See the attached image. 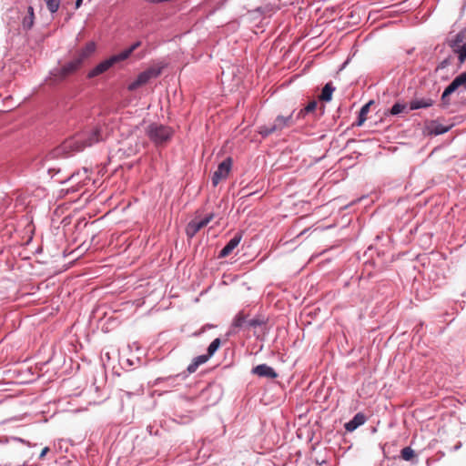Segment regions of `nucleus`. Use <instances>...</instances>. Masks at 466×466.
I'll return each instance as SVG.
<instances>
[{
  "instance_id": "f257e3e1",
  "label": "nucleus",
  "mask_w": 466,
  "mask_h": 466,
  "mask_svg": "<svg viewBox=\"0 0 466 466\" xmlns=\"http://www.w3.org/2000/svg\"><path fill=\"white\" fill-rule=\"evenodd\" d=\"M104 140L103 127L94 125L86 127L81 131L66 139L56 149L64 155H72Z\"/></svg>"
},
{
  "instance_id": "f03ea898",
  "label": "nucleus",
  "mask_w": 466,
  "mask_h": 466,
  "mask_svg": "<svg viewBox=\"0 0 466 466\" xmlns=\"http://www.w3.org/2000/svg\"><path fill=\"white\" fill-rule=\"evenodd\" d=\"M140 46H141V42L137 41L132 46H130L128 48L102 61L97 66H96L92 70H90L88 72L87 77L88 78L96 77V76L106 72L109 68H111L116 64L125 61Z\"/></svg>"
},
{
  "instance_id": "7ed1b4c3",
  "label": "nucleus",
  "mask_w": 466,
  "mask_h": 466,
  "mask_svg": "<svg viewBox=\"0 0 466 466\" xmlns=\"http://www.w3.org/2000/svg\"><path fill=\"white\" fill-rule=\"evenodd\" d=\"M294 125L293 115L290 114L287 116H278L272 124L260 126L258 133L262 137H268L271 134L281 132L283 129L288 128Z\"/></svg>"
},
{
  "instance_id": "20e7f679",
  "label": "nucleus",
  "mask_w": 466,
  "mask_h": 466,
  "mask_svg": "<svg viewBox=\"0 0 466 466\" xmlns=\"http://www.w3.org/2000/svg\"><path fill=\"white\" fill-rule=\"evenodd\" d=\"M81 58H77L76 56L70 61L65 63L62 66L55 68L52 72V77L55 81H63L76 74L83 66Z\"/></svg>"
},
{
  "instance_id": "39448f33",
  "label": "nucleus",
  "mask_w": 466,
  "mask_h": 466,
  "mask_svg": "<svg viewBox=\"0 0 466 466\" xmlns=\"http://www.w3.org/2000/svg\"><path fill=\"white\" fill-rule=\"evenodd\" d=\"M147 135L156 145H161L171 138L173 132L168 127L151 124L147 129Z\"/></svg>"
},
{
  "instance_id": "423d86ee",
  "label": "nucleus",
  "mask_w": 466,
  "mask_h": 466,
  "mask_svg": "<svg viewBox=\"0 0 466 466\" xmlns=\"http://www.w3.org/2000/svg\"><path fill=\"white\" fill-rule=\"evenodd\" d=\"M248 315L244 311H240L235 317L233 321V327L239 329H256L257 327H260L264 324V321L259 318H254L251 319H248Z\"/></svg>"
},
{
  "instance_id": "0eeeda50",
  "label": "nucleus",
  "mask_w": 466,
  "mask_h": 466,
  "mask_svg": "<svg viewBox=\"0 0 466 466\" xmlns=\"http://www.w3.org/2000/svg\"><path fill=\"white\" fill-rule=\"evenodd\" d=\"M214 214L210 213L204 218H194L192 219L186 228V234L188 238H193L201 228H205L212 219Z\"/></svg>"
},
{
  "instance_id": "6e6552de",
  "label": "nucleus",
  "mask_w": 466,
  "mask_h": 466,
  "mask_svg": "<svg viewBox=\"0 0 466 466\" xmlns=\"http://www.w3.org/2000/svg\"><path fill=\"white\" fill-rule=\"evenodd\" d=\"M231 167L232 159L230 157H228L218 165V169L214 172L212 177V184L214 187H217L221 180L228 177Z\"/></svg>"
},
{
  "instance_id": "1a4fd4ad",
  "label": "nucleus",
  "mask_w": 466,
  "mask_h": 466,
  "mask_svg": "<svg viewBox=\"0 0 466 466\" xmlns=\"http://www.w3.org/2000/svg\"><path fill=\"white\" fill-rule=\"evenodd\" d=\"M242 238L240 233H237L228 244L220 250L218 258H226L229 256L232 251L238 246Z\"/></svg>"
},
{
  "instance_id": "9d476101",
  "label": "nucleus",
  "mask_w": 466,
  "mask_h": 466,
  "mask_svg": "<svg viewBox=\"0 0 466 466\" xmlns=\"http://www.w3.org/2000/svg\"><path fill=\"white\" fill-rule=\"evenodd\" d=\"M252 373L258 377L275 379L278 377L277 372L267 364H260L253 368Z\"/></svg>"
},
{
  "instance_id": "9b49d317",
  "label": "nucleus",
  "mask_w": 466,
  "mask_h": 466,
  "mask_svg": "<svg viewBox=\"0 0 466 466\" xmlns=\"http://www.w3.org/2000/svg\"><path fill=\"white\" fill-rule=\"evenodd\" d=\"M96 51V44L94 42H88L84 47L79 49L76 56L81 58L84 63L88 57H90Z\"/></svg>"
},
{
  "instance_id": "f8f14e48",
  "label": "nucleus",
  "mask_w": 466,
  "mask_h": 466,
  "mask_svg": "<svg viewBox=\"0 0 466 466\" xmlns=\"http://www.w3.org/2000/svg\"><path fill=\"white\" fill-rule=\"evenodd\" d=\"M366 421V417L363 413H357L353 418L352 420H350L349 422H347L345 424V429L346 431H355L358 427L361 426L362 424H364Z\"/></svg>"
},
{
  "instance_id": "ddd939ff",
  "label": "nucleus",
  "mask_w": 466,
  "mask_h": 466,
  "mask_svg": "<svg viewBox=\"0 0 466 466\" xmlns=\"http://www.w3.org/2000/svg\"><path fill=\"white\" fill-rule=\"evenodd\" d=\"M433 105V100L430 97L414 98L410 102V110H416L420 108H427Z\"/></svg>"
},
{
  "instance_id": "4468645a",
  "label": "nucleus",
  "mask_w": 466,
  "mask_h": 466,
  "mask_svg": "<svg viewBox=\"0 0 466 466\" xmlns=\"http://www.w3.org/2000/svg\"><path fill=\"white\" fill-rule=\"evenodd\" d=\"M209 358L210 357L208 354L196 357L187 369L188 373H194L198 370V368L200 365L206 363L209 360Z\"/></svg>"
},
{
  "instance_id": "2eb2a0df",
  "label": "nucleus",
  "mask_w": 466,
  "mask_h": 466,
  "mask_svg": "<svg viewBox=\"0 0 466 466\" xmlns=\"http://www.w3.org/2000/svg\"><path fill=\"white\" fill-rule=\"evenodd\" d=\"M150 78L148 77L147 74L145 71H143L137 76V79L134 82L129 84L128 90L134 91L139 86L147 84Z\"/></svg>"
},
{
  "instance_id": "dca6fc26",
  "label": "nucleus",
  "mask_w": 466,
  "mask_h": 466,
  "mask_svg": "<svg viewBox=\"0 0 466 466\" xmlns=\"http://www.w3.org/2000/svg\"><path fill=\"white\" fill-rule=\"evenodd\" d=\"M27 13V15H25L22 21V26L25 30L31 29L35 23V13L32 6L28 7Z\"/></svg>"
},
{
  "instance_id": "f3484780",
  "label": "nucleus",
  "mask_w": 466,
  "mask_h": 466,
  "mask_svg": "<svg viewBox=\"0 0 466 466\" xmlns=\"http://www.w3.org/2000/svg\"><path fill=\"white\" fill-rule=\"evenodd\" d=\"M335 88L333 87L331 83H327L322 88L321 94L319 96V100L324 102H329L332 98V94Z\"/></svg>"
},
{
  "instance_id": "a211bd4d",
  "label": "nucleus",
  "mask_w": 466,
  "mask_h": 466,
  "mask_svg": "<svg viewBox=\"0 0 466 466\" xmlns=\"http://www.w3.org/2000/svg\"><path fill=\"white\" fill-rule=\"evenodd\" d=\"M451 87L455 92L459 87L466 89V71L456 76L450 84Z\"/></svg>"
},
{
  "instance_id": "6ab92c4d",
  "label": "nucleus",
  "mask_w": 466,
  "mask_h": 466,
  "mask_svg": "<svg viewBox=\"0 0 466 466\" xmlns=\"http://www.w3.org/2000/svg\"><path fill=\"white\" fill-rule=\"evenodd\" d=\"M451 49L454 54L458 55L460 64H463L466 60V42L461 46L451 45Z\"/></svg>"
},
{
  "instance_id": "aec40b11",
  "label": "nucleus",
  "mask_w": 466,
  "mask_h": 466,
  "mask_svg": "<svg viewBox=\"0 0 466 466\" xmlns=\"http://www.w3.org/2000/svg\"><path fill=\"white\" fill-rule=\"evenodd\" d=\"M373 103V101H370L369 103H367L366 105H364L360 113H359V116H358V120L357 122L355 123V125L357 127H360L364 124V122L366 121L367 119V115L370 111V105Z\"/></svg>"
},
{
  "instance_id": "412c9836",
  "label": "nucleus",
  "mask_w": 466,
  "mask_h": 466,
  "mask_svg": "<svg viewBox=\"0 0 466 466\" xmlns=\"http://www.w3.org/2000/svg\"><path fill=\"white\" fill-rule=\"evenodd\" d=\"M46 5L47 10L51 14H55L58 11L61 4V0H44Z\"/></svg>"
},
{
  "instance_id": "4be33fe9",
  "label": "nucleus",
  "mask_w": 466,
  "mask_h": 466,
  "mask_svg": "<svg viewBox=\"0 0 466 466\" xmlns=\"http://www.w3.org/2000/svg\"><path fill=\"white\" fill-rule=\"evenodd\" d=\"M453 89L451 87V86L449 85L445 90L443 91L442 95H441V104L444 107H447L449 105H450V95H451L453 93Z\"/></svg>"
},
{
  "instance_id": "5701e85b",
  "label": "nucleus",
  "mask_w": 466,
  "mask_h": 466,
  "mask_svg": "<svg viewBox=\"0 0 466 466\" xmlns=\"http://www.w3.org/2000/svg\"><path fill=\"white\" fill-rule=\"evenodd\" d=\"M317 106H318V103L316 100H312L310 101L305 107L304 109H301L299 111V113L298 114V116H303L304 114H308V113H311L313 112L316 108H317Z\"/></svg>"
},
{
  "instance_id": "b1692460",
  "label": "nucleus",
  "mask_w": 466,
  "mask_h": 466,
  "mask_svg": "<svg viewBox=\"0 0 466 466\" xmlns=\"http://www.w3.org/2000/svg\"><path fill=\"white\" fill-rule=\"evenodd\" d=\"M220 344H221L220 339H218V338L215 339L208 348V355L209 357H212L215 354V352L218 350V348L220 347Z\"/></svg>"
},
{
  "instance_id": "393cba45",
  "label": "nucleus",
  "mask_w": 466,
  "mask_h": 466,
  "mask_svg": "<svg viewBox=\"0 0 466 466\" xmlns=\"http://www.w3.org/2000/svg\"><path fill=\"white\" fill-rule=\"evenodd\" d=\"M162 66H151L145 70L150 79L157 77L162 72Z\"/></svg>"
},
{
  "instance_id": "a878e982",
  "label": "nucleus",
  "mask_w": 466,
  "mask_h": 466,
  "mask_svg": "<svg viewBox=\"0 0 466 466\" xmlns=\"http://www.w3.org/2000/svg\"><path fill=\"white\" fill-rule=\"evenodd\" d=\"M414 451L410 447H405L401 450V458L405 461H410L414 457Z\"/></svg>"
},
{
  "instance_id": "bb28decb",
  "label": "nucleus",
  "mask_w": 466,
  "mask_h": 466,
  "mask_svg": "<svg viewBox=\"0 0 466 466\" xmlns=\"http://www.w3.org/2000/svg\"><path fill=\"white\" fill-rule=\"evenodd\" d=\"M464 38H465V36L463 34H461V33L457 34L454 36V38L450 41V46L451 47V45L461 46L462 43H466L464 41Z\"/></svg>"
},
{
  "instance_id": "cd10ccee",
  "label": "nucleus",
  "mask_w": 466,
  "mask_h": 466,
  "mask_svg": "<svg viewBox=\"0 0 466 466\" xmlns=\"http://www.w3.org/2000/svg\"><path fill=\"white\" fill-rule=\"evenodd\" d=\"M405 108H406V105L396 103L392 106V107L390 109V114L398 115V114L403 112Z\"/></svg>"
},
{
  "instance_id": "c85d7f7f",
  "label": "nucleus",
  "mask_w": 466,
  "mask_h": 466,
  "mask_svg": "<svg viewBox=\"0 0 466 466\" xmlns=\"http://www.w3.org/2000/svg\"><path fill=\"white\" fill-rule=\"evenodd\" d=\"M452 60H453V57L451 56H448L447 58H445L439 64L436 70L443 69V68L449 66L450 65H451Z\"/></svg>"
},
{
  "instance_id": "c756f323",
  "label": "nucleus",
  "mask_w": 466,
  "mask_h": 466,
  "mask_svg": "<svg viewBox=\"0 0 466 466\" xmlns=\"http://www.w3.org/2000/svg\"><path fill=\"white\" fill-rule=\"evenodd\" d=\"M48 451H49V448H48V447H45V448L42 450V451H41V453H40V455H39V459H41V460H42V459H44V458H45V456L46 455V453H47Z\"/></svg>"
},
{
  "instance_id": "7c9ffc66",
  "label": "nucleus",
  "mask_w": 466,
  "mask_h": 466,
  "mask_svg": "<svg viewBox=\"0 0 466 466\" xmlns=\"http://www.w3.org/2000/svg\"><path fill=\"white\" fill-rule=\"evenodd\" d=\"M83 0H76V8H79Z\"/></svg>"
}]
</instances>
